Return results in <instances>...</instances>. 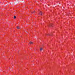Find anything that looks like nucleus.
Here are the masks:
<instances>
[{
  "mask_svg": "<svg viewBox=\"0 0 75 75\" xmlns=\"http://www.w3.org/2000/svg\"><path fill=\"white\" fill-rule=\"evenodd\" d=\"M26 33H27V31H26Z\"/></svg>",
  "mask_w": 75,
  "mask_h": 75,
  "instance_id": "nucleus-9",
  "label": "nucleus"
},
{
  "mask_svg": "<svg viewBox=\"0 0 75 75\" xmlns=\"http://www.w3.org/2000/svg\"><path fill=\"white\" fill-rule=\"evenodd\" d=\"M35 12V11H33V13H34Z\"/></svg>",
  "mask_w": 75,
  "mask_h": 75,
  "instance_id": "nucleus-7",
  "label": "nucleus"
},
{
  "mask_svg": "<svg viewBox=\"0 0 75 75\" xmlns=\"http://www.w3.org/2000/svg\"><path fill=\"white\" fill-rule=\"evenodd\" d=\"M43 50V48H42L41 47L40 49V51H42V50Z\"/></svg>",
  "mask_w": 75,
  "mask_h": 75,
  "instance_id": "nucleus-3",
  "label": "nucleus"
},
{
  "mask_svg": "<svg viewBox=\"0 0 75 75\" xmlns=\"http://www.w3.org/2000/svg\"><path fill=\"white\" fill-rule=\"evenodd\" d=\"M36 1V2H38V1Z\"/></svg>",
  "mask_w": 75,
  "mask_h": 75,
  "instance_id": "nucleus-8",
  "label": "nucleus"
},
{
  "mask_svg": "<svg viewBox=\"0 0 75 75\" xmlns=\"http://www.w3.org/2000/svg\"><path fill=\"white\" fill-rule=\"evenodd\" d=\"M46 35H49V34H46Z\"/></svg>",
  "mask_w": 75,
  "mask_h": 75,
  "instance_id": "nucleus-6",
  "label": "nucleus"
},
{
  "mask_svg": "<svg viewBox=\"0 0 75 75\" xmlns=\"http://www.w3.org/2000/svg\"><path fill=\"white\" fill-rule=\"evenodd\" d=\"M29 44L31 45V44H33V42L32 41H31L29 42Z\"/></svg>",
  "mask_w": 75,
  "mask_h": 75,
  "instance_id": "nucleus-2",
  "label": "nucleus"
},
{
  "mask_svg": "<svg viewBox=\"0 0 75 75\" xmlns=\"http://www.w3.org/2000/svg\"><path fill=\"white\" fill-rule=\"evenodd\" d=\"M39 14H40V15H41V16H42V12H41V11L40 12V13H39Z\"/></svg>",
  "mask_w": 75,
  "mask_h": 75,
  "instance_id": "nucleus-1",
  "label": "nucleus"
},
{
  "mask_svg": "<svg viewBox=\"0 0 75 75\" xmlns=\"http://www.w3.org/2000/svg\"><path fill=\"white\" fill-rule=\"evenodd\" d=\"M13 18L14 19H15V18H16V16H14Z\"/></svg>",
  "mask_w": 75,
  "mask_h": 75,
  "instance_id": "nucleus-5",
  "label": "nucleus"
},
{
  "mask_svg": "<svg viewBox=\"0 0 75 75\" xmlns=\"http://www.w3.org/2000/svg\"><path fill=\"white\" fill-rule=\"evenodd\" d=\"M16 28H17V29H20V28L19 27H18V26H17L16 27Z\"/></svg>",
  "mask_w": 75,
  "mask_h": 75,
  "instance_id": "nucleus-4",
  "label": "nucleus"
},
{
  "mask_svg": "<svg viewBox=\"0 0 75 75\" xmlns=\"http://www.w3.org/2000/svg\"><path fill=\"white\" fill-rule=\"evenodd\" d=\"M41 24H42V23H41Z\"/></svg>",
  "mask_w": 75,
  "mask_h": 75,
  "instance_id": "nucleus-10",
  "label": "nucleus"
}]
</instances>
